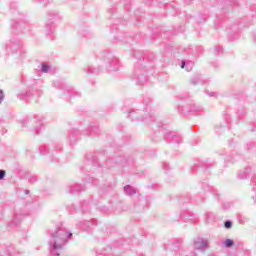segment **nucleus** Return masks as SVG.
Here are the masks:
<instances>
[{
  "label": "nucleus",
  "instance_id": "c85d7f7f",
  "mask_svg": "<svg viewBox=\"0 0 256 256\" xmlns=\"http://www.w3.org/2000/svg\"><path fill=\"white\" fill-rule=\"evenodd\" d=\"M216 55H221L223 53V48L221 46H218L215 48Z\"/></svg>",
  "mask_w": 256,
  "mask_h": 256
},
{
  "label": "nucleus",
  "instance_id": "c9c22d12",
  "mask_svg": "<svg viewBox=\"0 0 256 256\" xmlns=\"http://www.w3.org/2000/svg\"><path fill=\"white\" fill-rule=\"evenodd\" d=\"M68 93H69V95H71V93H73V88L68 87Z\"/></svg>",
  "mask_w": 256,
  "mask_h": 256
},
{
  "label": "nucleus",
  "instance_id": "9b49d317",
  "mask_svg": "<svg viewBox=\"0 0 256 256\" xmlns=\"http://www.w3.org/2000/svg\"><path fill=\"white\" fill-rule=\"evenodd\" d=\"M79 137H80L79 130L73 129L69 136L70 143L72 145H73V143H77V139H79Z\"/></svg>",
  "mask_w": 256,
  "mask_h": 256
},
{
  "label": "nucleus",
  "instance_id": "4be33fe9",
  "mask_svg": "<svg viewBox=\"0 0 256 256\" xmlns=\"http://www.w3.org/2000/svg\"><path fill=\"white\" fill-rule=\"evenodd\" d=\"M31 95H33L31 92H25V93L19 94L18 97L19 99H29Z\"/></svg>",
  "mask_w": 256,
  "mask_h": 256
},
{
  "label": "nucleus",
  "instance_id": "ea45409f",
  "mask_svg": "<svg viewBox=\"0 0 256 256\" xmlns=\"http://www.w3.org/2000/svg\"><path fill=\"white\" fill-rule=\"evenodd\" d=\"M145 112H147V108H145Z\"/></svg>",
  "mask_w": 256,
  "mask_h": 256
},
{
  "label": "nucleus",
  "instance_id": "4468645a",
  "mask_svg": "<svg viewBox=\"0 0 256 256\" xmlns=\"http://www.w3.org/2000/svg\"><path fill=\"white\" fill-rule=\"evenodd\" d=\"M251 173V167H246L244 171L238 173V179H247Z\"/></svg>",
  "mask_w": 256,
  "mask_h": 256
},
{
  "label": "nucleus",
  "instance_id": "412c9836",
  "mask_svg": "<svg viewBox=\"0 0 256 256\" xmlns=\"http://www.w3.org/2000/svg\"><path fill=\"white\" fill-rule=\"evenodd\" d=\"M40 153L42 155H47V153H49V147L47 145L40 146Z\"/></svg>",
  "mask_w": 256,
  "mask_h": 256
},
{
  "label": "nucleus",
  "instance_id": "bb28decb",
  "mask_svg": "<svg viewBox=\"0 0 256 256\" xmlns=\"http://www.w3.org/2000/svg\"><path fill=\"white\" fill-rule=\"evenodd\" d=\"M28 181H29V183H37V181H38V179H37V176H35V175H30L29 177H28Z\"/></svg>",
  "mask_w": 256,
  "mask_h": 256
},
{
  "label": "nucleus",
  "instance_id": "7c9ffc66",
  "mask_svg": "<svg viewBox=\"0 0 256 256\" xmlns=\"http://www.w3.org/2000/svg\"><path fill=\"white\" fill-rule=\"evenodd\" d=\"M85 209H89V203H87V201L82 203V210L85 211Z\"/></svg>",
  "mask_w": 256,
  "mask_h": 256
},
{
  "label": "nucleus",
  "instance_id": "58836bf2",
  "mask_svg": "<svg viewBox=\"0 0 256 256\" xmlns=\"http://www.w3.org/2000/svg\"><path fill=\"white\" fill-rule=\"evenodd\" d=\"M109 163H111V160H108V161H107V165H109Z\"/></svg>",
  "mask_w": 256,
  "mask_h": 256
},
{
  "label": "nucleus",
  "instance_id": "473e14b6",
  "mask_svg": "<svg viewBox=\"0 0 256 256\" xmlns=\"http://www.w3.org/2000/svg\"><path fill=\"white\" fill-rule=\"evenodd\" d=\"M206 93L209 95V97H217V93L215 92H209L206 90Z\"/></svg>",
  "mask_w": 256,
  "mask_h": 256
},
{
  "label": "nucleus",
  "instance_id": "0eeeda50",
  "mask_svg": "<svg viewBox=\"0 0 256 256\" xmlns=\"http://www.w3.org/2000/svg\"><path fill=\"white\" fill-rule=\"evenodd\" d=\"M194 249H197L198 251H203L204 249H207V241L203 238H197L194 241Z\"/></svg>",
  "mask_w": 256,
  "mask_h": 256
},
{
  "label": "nucleus",
  "instance_id": "1a4fd4ad",
  "mask_svg": "<svg viewBox=\"0 0 256 256\" xmlns=\"http://www.w3.org/2000/svg\"><path fill=\"white\" fill-rule=\"evenodd\" d=\"M104 61L108 63L109 67H114V65L118 63L117 58L111 53H106L104 55Z\"/></svg>",
  "mask_w": 256,
  "mask_h": 256
},
{
  "label": "nucleus",
  "instance_id": "a19ab883",
  "mask_svg": "<svg viewBox=\"0 0 256 256\" xmlns=\"http://www.w3.org/2000/svg\"><path fill=\"white\" fill-rule=\"evenodd\" d=\"M210 256H215V255H210Z\"/></svg>",
  "mask_w": 256,
  "mask_h": 256
},
{
  "label": "nucleus",
  "instance_id": "f3484780",
  "mask_svg": "<svg viewBox=\"0 0 256 256\" xmlns=\"http://www.w3.org/2000/svg\"><path fill=\"white\" fill-rule=\"evenodd\" d=\"M86 71L88 75H98L101 70L99 68H93V66H88Z\"/></svg>",
  "mask_w": 256,
  "mask_h": 256
},
{
  "label": "nucleus",
  "instance_id": "4c0bfd02",
  "mask_svg": "<svg viewBox=\"0 0 256 256\" xmlns=\"http://www.w3.org/2000/svg\"><path fill=\"white\" fill-rule=\"evenodd\" d=\"M112 71H117V68H113V69H111Z\"/></svg>",
  "mask_w": 256,
  "mask_h": 256
},
{
  "label": "nucleus",
  "instance_id": "6e6552de",
  "mask_svg": "<svg viewBox=\"0 0 256 256\" xmlns=\"http://www.w3.org/2000/svg\"><path fill=\"white\" fill-rule=\"evenodd\" d=\"M80 191H85V188L80 184H73L68 188V193H70V195H77Z\"/></svg>",
  "mask_w": 256,
  "mask_h": 256
},
{
  "label": "nucleus",
  "instance_id": "aec40b11",
  "mask_svg": "<svg viewBox=\"0 0 256 256\" xmlns=\"http://www.w3.org/2000/svg\"><path fill=\"white\" fill-rule=\"evenodd\" d=\"M43 127V122L38 121L37 125L34 127V131L36 135H39V132L41 131V128Z\"/></svg>",
  "mask_w": 256,
  "mask_h": 256
},
{
  "label": "nucleus",
  "instance_id": "393cba45",
  "mask_svg": "<svg viewBox=\"0 0 256 256\" xmlns=\"http://www.w3.org/2000/svg\"><path fill=\"white\" fill-rule=\"evenodd\" d=\"M232 203L231 202H223L222 203V209L224 210V211H228V209L230 208V207H232Z\"/></svg>",
  "mask_w": 256,
  "mask_h": 256
},
{
  "label": "nucleus",
  "instance_id": "b1692460",
  "mask_svg": "<svg viewBox=\"0 0 256 256\" xmlns=\"http://www.w3.org/2000/svg\"><path fill=\"white\" fill-rule=\"evenodd\" d=\"M98 133H99V127L98 126H92L90 128V135H94V134L98 135Z\"/></svg>",
  "mask_w": 256,
  "mask_h": 256
},
{
  "label": "nucleus",
  "instance_id": "9d476101",
  "mask_svg": "<svg viewBox=\"0 0 256 256\" xmlns=\"http://www.w3.org/2000/svg\"><path fill=\"white\" fill-rule=\"evenodd\" d=\"M23 219H25V214H23L21 212H15L13 220H12V225H19V223H21V221H23Z\"/></svg>",
  "mask_w": 256,
  "mask_h": 256
},
{
  "label": "nucleus",
  "instance_id": "f257e3e1",
  "mask_svg": "<svg viewBox=\"0 0 256 256\" xmlns=\"http://www.w3.org/2000/svg\"><path fill=\"white\" fill-rule=\"evenodd\" d=\"M73 237L63 223L56 224L55 228L50 231L49 251L50 256H60L61 249L67 244V240Z\"/></svg>",
  "mask_w": 256,
  "mask_h": 256
},
{
  "label": "nucleus",
  "instance_id": "2eb2a0df",
  "mask_svg": "<svg viewBox=\"0 0 256 256\" xmlns=\"http://www.w3.org/2000/svg\"><path fill=\"white\" fill-rule=\"evenodd\" d=\"M124 192L126 193V195H135L137 193V190H135V188H133V186L131 185H126L124 186Z\"/></svg>",
  "mask_w": 256,
  "mask_h": 256
},
{
  "label": "nucleus",
  "instance_id": "a878e982",
  "mask_svg": "<svg viewBox=\"0 0 256 256\" xmlns=\"http://www.w3.org/2000/svg\"><path fill=\"white\" fill-rule=\"evenodd\" d=\"M225 247H233V245H235V242H233V240L231 239H226V241L224 242Z\"/></svg>",
  "mask_w": 256,
  "mask_h": 256
},
{
  "label": "nucleus",
  "instance_id": "20e7f679",
  "mask_svg": "<svg viewBox=\"0 0 256 256\" xmlns=\"http://www.w3.org/2000/svg\"><path fill=\"white\" fill-rule=\"evenodd\" d=\"M164 139L167 143H183V138L179 135H174L173 132H166Z\"/></svg>",
  "mask_w": 256,
  "mask_h": 256
},
{
  "label": "nucleus",
  "instance_id": "7ed1b4c3",
  "mask_svg": "<svg viewBox=\"0 0 256 256\" xmlns=\"http://www.w3.org/2000/svg\"><path fill=\"white\" fill-rule=\"evenodd\" d=\"M141 115H143V111L131 110L128 112V117L132 119V121H147V119H149L150 121H154L152 115L148 114L146 118L141 117Z\"/></svg>",
  "mask_w": 256,
  "mask_h": 256
},
{
  "label": "nucleus",
  "instance_id": "f8f14e48",
  "mask_svg": "<svg viewBox=\"0 0 256 256\" xmlns=\"http://www.w3.org/2000/svg\"><path fill=\"white\" fill-rule=\"evenodd\" d=\"M78 227H80V229H83V231H87L88 233H91V222L89 221L80 222L78 224Z\"/></svg>",
  "mask_w": 256,
  "mask_h": 256
},
{
  "label": "nucleus",
  "instance_id": "6ab92c4d",
  "mask_svg": "<svg viewBox=\"0 0 256 256\" xmlns=\"http://www.w3.org/2000/svg\"><path fill=\"white\" fill-rule=\"evenodd\" d=\"M190 83L192 85H198V83H201V76H194L191 78Z\"/></svg>",
  "mask_w": 256,
  "mask_h": 256
},
{
  "label": "nucleus",
  "instance_id": "c756f323",
  "mask_svg": "<svg viewBox=\"0 0 256 256\" xmlns=\"http://www.w3.org/2000/svg\"><path fill=\"white\" fill-rule=\"evenodd\" d=\"M6 172L5 170H0V181H3L5 179Z\"/></svg>",
  "mask_w": 256,
  "mask_h": 256
},
{
  "label": "nucleus",
  "instance_id": "f03ea898",
  "mask_svg": "<svg viewBox=\"0 0 256 256\" xmlns=\"http://www.w3.org/2000/svg\"><path fill=\"white\" fill-rule=\"evenodd\" d=\"M179 113L185 115V113H203V106L197 104H190L188 107L183 106L178 107Z\"/></svg>",
  "mask_w": 256,
  "mask_h": 256
},
{
  "label": "nucleus",
  "instance_id": "5701e85b",
  "mask_svg": "<svg viewBox=\"0 0 256 256\" xmlns=\"http://www.w3.org/2000/svg\"><path fill=\"white\" fill-rule=\"evenodd\" d=\"M49 69H51L49 65L42 63V67H41L42 73H49Z\"/></svg>",
  "mask_w": 256,
  "mask_h": 256
},
{
  "label": "nucleus",
  "instance_id": "a211bd4d",
  "mask_svg": "<svg viewBox=\"0 0 256 256\" xmlns=\"http://www.w3.org/2000/svg\"><path fill=\"white\" fill-rule=\"evenodd\" d=\"M136 79L138 81L137 82L138 85H143V83H145V81H147V76H144L143 74L142 75H137Z\"/></svg>",
  "mask_w": 256,
  "mask_h": 256
},
{
  "label": "nucleus",
  "instance_id": "2f4dec72",
  "mask_svg": "<svg viewBox=\"0 0 256 256\" xmlns=\"http://www.w3.org/2000/svg\"><path fill=\"white\" fill-rule=\"evenodd\" d=\"M4 99H5V94L3 93V90H0V103H2Z\"/></svg>",
  "mask_w": 256,
  "mask_h": 256
},
{
  "label": "nucleus",
  "instance_id": "e433bc0d",
  "mask_svg": "<svg viewBox=\"0 0 256 256\" xmlns=\"http://www.w3.org/2000/svg\"><path fill=\"white\" fill-rule=\"evenodd\" d=\"M26 195L29 194V190H25Z\"/></svg>",
  "mask_w": 256,
  "mask_h": 256
},
{
  "label": "nucleus",
  "instance_id": "cd10ccee",
  "mask_svg": "<svg viewBox=\"0 0 256 256\" xmlns=\"http://www.w3.org/2000/svg\"><path fill=\"white\" fill-rule=\"evenodd\" d=\"M224 227L225 229H231V227H233V222H231V220L225 221Z\"/></svg>",
  "mask_w": 256,
  "mask_h": 256
},
{
  "label": "nucleus",
  "instance_id": "ddd939ff",
  "mask_svg": "<svg viewBox=\"0 0 256 256\" xmlns=\"http://www.w3.org/2000/svg\"><path fill=\"white\" fill-rule=\"evenodd\" d=\"M21 29H22V26L21 24H19V22L12 21L11 30H12V33H14V35H17V33L21 31Z\"/></svg>",
  "mask_w": 256,
  "mask_h": 256
},
{
  "label": "nucleus",
  "instance_id": "39448f33",
  "mask_svg": "<svg viewBox=\"0 0 256 256\" xmlns=\"http://www.w3.org/2000/svg\"><path fill=\"white\" fill-rule=\"evenodd\" d=\"M6 49L12 53H17L19 49H21V42L19 40H10L9 43L6 44Z\"/></svg>",
  "mask_w": 256,
  "mask_h": 256
},
{
  "label": "nucleus",
  "instance_id": "423d86ee",
  "mask_svg": "<svg viewBox=\"0 0 256 256\" xmlns=\"http://www.w3.org/2000/svg\"><path fill=\"white\" fill-rule=\"evenodd\" d=\"M57 19H59V16L57 14H52V16H50V22L46 24L47 33H53L55 31V25H53V21H57Z\"/></svg>",
  "mask_w": 256,
  "mask_h": 256
},
{
  "label": "nucleus",
  "instance_id": "f704fd0d",
  "mask_svg": "<svg viewBox=\"0 0 256 256\" xmlns=\"http://www.w3.org/2000/svg\"><path fill=\"white\" fill-rule=\"evenodd\" d=\"M55 149H56V151H61V144H57V145L55 146Z\"/></svg>",
  "mask_w": 256,
  "mask_h": 256
},
{
  "label": "nucleus",
  "instance_id": "dca6fc26",
  "mask_svg": "<svg viewBox=\"0 0 256 256\" xmlns=\"http://www.w3.org/2000/svg\"><path fill=\"white\" fill-rule=\"evenodd\" d=\"M194 65L195 64L191 61H189V62L182 61L181 62V68L185 69V67H186V71H192Z\"/></svg>",
  "mask_w": 256,
  "mask_h": 256
},
{
  "label": "nucleus",
  "instance_id": "72a5a7b5",
  "mask_svg": "<svg viewBox=\"0 0 256 256\" xmlns=\"http://www.w3.org/2000/svg\"><path fill=\"white\" fill-rule=\"evenodd\" d=\"M163 169H165V171H169V164L163 163Z\"/></svg>",
  "mask_w": 256,
  "mask_h": 256
}]
</instances>
